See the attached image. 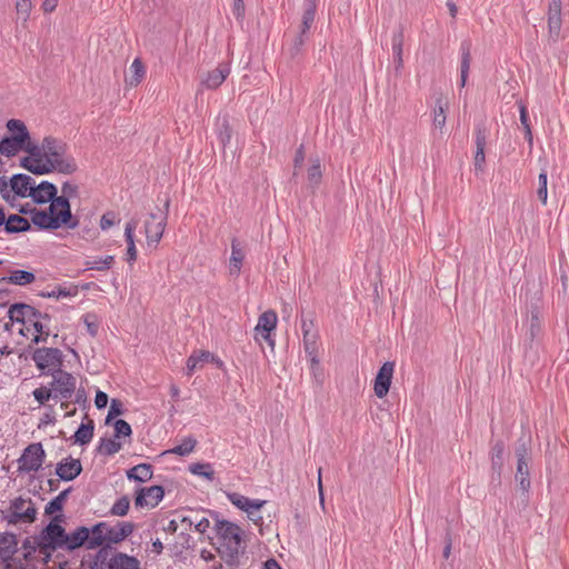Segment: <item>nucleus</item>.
I'll list each match as a JSON object with an SVG mask.
<instances>
[{
	"mask_svg": "<svg viewBox=\"0 0 569 569\" xmlns=\"http://www.w3.org/2000/svg\"><path fill=\"white\" fill-rule=\"evenodd\" d=\"M0 569H24L21 561L18 559L4 561L0 563Z\"/></svg>",
	"mask_w": 569,
	"mask_h": 569,
	"instance_id": "774afa93",
	"label": "nucleus"
},
{
	"mask_svg": "<svg viewBox=\"0 0 569 569\" xmlns=\"http://www.w3.org/2000/svg\"><path fill=\"white\" fill-rule=\"evenodd\" d=\"M31 149L32 147L27 146L21 139L14 137H4L0 141V153L8 158L18 154L20 151H26L28 156H31Z\"/></svg>",
	"mask_w": 569,
	"mask_h": 569,
	"instance_id": "5701e85b",
	"label": "nucleus"
},
{
	"mask_svg": "<svg viewBox=\"0 0 569 569\" xmlns=\"http://www.w3.org/2000/svg\"><path fill=\"white\" fill-rule=\"evenodd\" d=\"M277 323L278 317L273 310L262 312L254 327V340L259 341V338H261L267 341L271 348H273L274 339L271 337V333L276 330Z\"/></svg>",
	"mask_w": 569,
	"mask_h": 569,
	"instance_id": "ddd939ff",
	"label": "nucleus"
},
{
	"mask_svg": "<svg viewBox=\"0 0 569 569\" xmlns=\"http://www.w3.org/2000/svg\"><path fill=\"white\" fill-rule=\"evenodd\" d=\"M392 54L396 70H400L403 66L402 48H403V33L398 31L392 36Z\"/></svg>",
	"mask_w": 569,
	"mask_h": 569,
	"instance_id": "c9c22d12",
	"label": "nucleus"
},
{
	"mask_svg": "<svg viewBox=\"0 0 569 569\" xmlns=\"http://www.w3.org/2000/svg\"><path fill=\"white\" fill-rule=\"evenodd\" d=\"M301 330L303 335V349L312 366L319 363V333L312 320L302 319Z\"/></svg>",
	"mask_w": 569,
	"mask_h": 569,
	"instance_id": "f8f14e48",
	"label": "nucleus"
},
{
	"mask_svg": "<svg viewBox=\"0 0 569 569\" xmlns=\"http://www.w3.org/2000/svg\"><path fill=\"white\" fill-rule=\"evenodd\" d=\"M89 537V530L86 527H79L73 532L64 535L61 549L74 550L82 546Z\"/></svg>",
	"mask_w": 569,
	"mask_h": 569,
	"instance_id": "bb28decb",
	"label": "nucleus"
},
{
	"mask_svg": "<svg viewBox=\"0 0 569 569\" xmlns=\"http://www.w3.org/2000/svg\"><path fill=\"white\" fill-rule=\"evenodd\" d=\"M70 492V489H66L61 491L54 499H52L48 505L46 506V513L52 515L58 511L62 510L63 502L67 499L68 495Z\"/></svg>",
	"mask_w": 569,
	"mask_h": 569,
	"instance_id": "c03bdc74",
	"label": "nucleus"
},
{
	"mask_svg": "<svg viewBox=\"0 0 569 569\" xmlns=\"http://www.w3.org/2000/svg\"><path fill=\"white\" fill-rule=\"evenodd\" d=\"M31 221L40 229L57 230L60 228L74 229L79 220L72 216L69 201L58 197L49 206L31 211Z\"/></svg>",
	"mask_w": 569,
	"mask_h": 569,
	"instance_id": "f03ea898",
	"label": "nucleus"
},
{
	"mask_svg": "<svg viewBox=\"0 0 569 569\" xmlns=\"http://www.w3.org/2000/svg\"><path fill=\"white\" fill-rule=\"evenodd\" d=\"M94 403L98 409H103L108 405V395L103 391H98L94 398Z\"/></svg>",
	"mask_w": 569,
	"mask_h": 569,
	"instance_id": "69168bd1",
	"label": "nucleus"
},
{
	"mask_svg": "<svg viewBox=\"0 0 569 569\" xmlns=\"http://www.w3.org/2000/svg\"><path fill=\"white\" fill-rule=\"evenodd\" d=\"M6 279L11 284L27 286L36 280V276L31 271L17 269L11 270Z\"/></svg>",
	"mask_w": 569,
	"mask_h": 569,
	"instance_id": "72a5a7b5",
	"label": "nucleus"
},
{
	"mask_svg": "<svg viewBox=\"0 0 569 569\" xmlns=\"http://www.w3.org/2000/svg\"><path fill=\"white\" fill-rule=\"evenodd\" d=\"M46 459V452L40 442L29 445L18 459L19 471L30 473L38 471Z\"/></svg>",
	"mask_w": 569,
	"mask_h": 569,
	"instance_id": "6e6552de",
	"label": "nucleus"
},
{
	"mask_svg": "<svg viewBox=\"0 0 569 569\" xmlns=\"http://www.w3.org/2000/svg\"><path fill=\"white\" fill-rule=\"evenodd\" d=\"M122 448V443L118 440V438H102L98 446V451L104 456H112L119 452Z\"/></svg>",
	"mask_w": 569,
	"mask_h": 569,
	"instance_id": "58836bf2",
	"label": "nucleus"
},
{
	"mask_svg": "<svg viewBox=\"0 0 569 569\" xmlns=\"http://www.w3.org/2000/svg\"><path fill=\"white\" fill-rule=\"evenodd\" d=\"M129 506H130L129 498L123 496L113 503L110 512L113 516L123 517L128 513Z\"/></svg>",
	"mask_w": 569,
	"mask_h": 569,
	"instance_id": "49530a36",
	"label": "nucleus"
},
{
	"mask_svg": "<svg viewBox=\"0 0 569 569\" xmlns=\"http://www.w3.org/2000/svg\"><path fill=\"white\" fill-rule=\"evenodd\" d=\"M146 76V68L139 58H136L130 66V73L126 77V86L134 88L141 83Z\"/></svg>",
	"mask_w": 569,
	"mask_h": 569,
	"instance_id": "7c9ffc66",
	"label": "nucleus"
},
{
	"mask_svg": "<svg viewBox=\"0 0 569 569\" xmlns=\"http://www.w3.org/2000/svg\"><path fill=\"white\" fill-rule=\"evenodd\" d=\"M316 8H317L316 0H306V8H305L303 16H302V32H306L307 30L310 29V27L315 20Z\"/></svg>",
	"mask_w": 569,
	"mask_h": 569,
	"instance_id": "37998d69",
	"label": "nucleus"
},
{
	"mask_svg": "<svg viewBox=\"0 0 569 569\" xmlns=\"http://www.w3.org/2000/svg\"><path fill=\"white\" fill-rule=\"evenodd\" d=\"M32 396L40 405H44L50 400V398H53L52 389L49 387H40L34 389Z\"/></svg>",
	"mask_w": 569,
	"mask_h": 569,
	"instance_id": "5fc2aeb1",
	"label": "nucleus"
},
{
	"mask_svg": "<svg viewBox=\"0 0 569 569\" xmlns=\"http://www.w3.org/2000/svg\"><path fill=\"white\" fill-rule=\"evenodd\" d=\"M117 221H119L117 219V216L114 212H107L104 213L101 219H100V228L102 230H108L109 228H111Z\"/></svg>",
	"mask_w": 569,
	"mask_h": 569,
	"instance_id": "bf43d9fd",
	"label": "nucleus"
},
{
	"mask_svg": "<svg viewBox=\"0 0 569 569\" xmlns=\"http://www.w3.org/2000/svg\"><path fill=\"white\" fill-rule=\"evenodd\" d=\"M16 10L19 18L26 22L29 19L30 12L32 10L31 0H17Z\"/></svg>",
	"mask_w": 569,
	"mask_h": 569,
	"instance_id": "8fccbe9b",
	"label": "nucleus"
},
{
	"mask_svg": "<svg viewBox=\"0 0 569 569\" xmlns=\"http://www.w3.org/2000/svg\"><path fill=\"white\" fill-rule=\"evenodd\" d=\"M50 321L51 318L48 315H43L34 309V315L27 323V326L30 327L28 338L34 343L46 342L50 336Z\"/></svg>",
	"mask_w": 569,
	"mask_h": 569,
	"instance_id": "4468645a",
	"label": "nucleus"
},
{
	"mask_svg": "<svg viewBox=\"0 0 569 569\" xmlns=\"http://www.w3.org/2000/svg\"><path fill=\"white\" fill-rule=\"evenodd\" d=\"M519 113H520V122H521L522 127L523 128L530 127L527 108L523 102H519Z\"/></svg>",
	"mask_w": 569,
	"mask_h": 569,
	"instance_id": "338daca9",
	"label": "nucleus"
},
{
	"mask_svg": "<svg viewBox=\"0 0 569 569\" xmlns=\"http://www.w3.org/2000/svg\"><path fill=\"white\" fill-rule=\"evenodd\" d=\"M49 388L52 389L53 398L68 400L72 397L77 387V379L69 372L59 370L53 372Z\"/></svg>",
	"mask_w": 569,
	"mask_h": 569,
	"instance_id": "9b49d317",
	"label": "nucleus"
},
{
	"mask_svg": "<svg viewBox=\"0 0 569 569\" xmlns=\"http://www.w3.org/2000/svg\"><path fill=\"white\" fill-rule=\"evenodd\" d=\"M61 192L62 194L60 197H64L69 201V198L76 197L78 194V186L70 182H64L62 184Z\"/></svg>",
	"mask_w": 569,
	"mask_h": 569,
	"instance_id": "680f3d73",
	"label": "nucleus"
},
{
	"mask_svg": "<svg viewBox=\"0 0 569 569\" xmlns=\"http://www.w3.org/2000/svg\"><path fill=\"white\" fill-rule=\"evenodd\" d=\"M77 295H78V288L76 286H70V287H57V288H53L52 290L43 291L41 293V297L61 299V298L74 297Z\"/></svg>",
	"mask_w": 569,
	"mask_h": 569,
	"instance_id": "4c0bfd02",
	"label": "nucleus"
},
{
	"mask_svg": "<svg viewBox=\"0 0 569 569\" xmlns=\"http://www.w3.org/2000/svg\"><path fill=\"white\" fill-rule=\"evenodd\" d=\"M29 197L37 203H47L58 198L57 188L48 181H42L38 184L34 182Z\"/></svg>",
	"mask_w": 569,
	"mask_h": 569,
	"instance_id": "4be33fe9",
	"label": "nucleus"
},
{
	"mask_svg": "<svg viewBox=\"0 0 569 569\" xmlns=\"http://www.w3.org/2000/svg\"><path fill=\"white\" fill-rule=\"evenodd\" d=\"M3 226L7 233L23 232L30 229L29 221L19 214H10L8 218L6 217Z\"/></svg>",
	"mask_w": 569,
	"mask_h": 569,
	"instance_id": "473e14b6",
	"label": "nucleus"
},
{
	"mask_svg": "<svg viewBox=\"0 0 569 569\" xmlns=\"http://www.w3.org/2000/svg\"><path fill=\"white\" fill-rule=\"evenodd\" d=\"M34 315V308L24 303H14L8 310V320H3L8 325V332L18 326V332L24 337H29L30 327L27 326L30 318Z\"/></svg>",
	"mask_w": 569,
	"mask_h": 569,
	"instance_id": "0eeeda50",
	"label": "nucleus"
},
{
	"mask_svg": "<svg viewBox=\"0 0 569 569\" xmlns=\"http://www.w3.org/2000/svg\"><path fill=\"white\" fill-rule=\"evenodd\" d=\"M470 63H471V53L469 44L463 43L461 46V66H460V73H463V76L469 74L470 70Z\"/></svg>",
	"mask_w": 569,
	"mask_h": 569,
	"instance_id": "09e8293b",
	"label": "nucleus"
},
{
	"mask_svg": "<svg viewBox=\"0 0 569 569\" xmlns=\"http://www.w3.org/2000/svg\"><path fill=\"white\" fill-rule=\"evenodd\" d=\"M561 0H551L548 9V29L549 36L553 40H558L560 38L561 31Z\"/></svg>",
	"mask_w": 569,
	"mask_h": 569,
	"instance_id": "412c9836",
	"label": "nucleus"
},
{
	"mask_svg": "<svg viewBox=\"0 0 569 569\" xmlns=\"http://www.w3.org/2000/svg\"><path fill=\"white\" fill-rule=\"evenodd\" d=\"M227 498L234 507L246 512L250 521L257 526L262 525L261 508L267 503L266 500L250 499L238 492H228Z\"/></svg>",
	"mask_w": 569,
	"mask_h": 569,
	"instance_id": "423d86ee",
	"label": "nucleus"
},
{
	"mask_svg": "<svg viewBox=\"0 0 569 569\" xmlns=\"http://www.w3.org/2000/svg\"><path fill=\"white\" fill-rule=\"evenodd\" d=\"M244 260V252L241 249L239 242L237 239H233L231 241V256H230V262H229V273L233 277H238L242 262Z\"/></svg>",
	"mask_w": 569,
	"mask_h": 569,
	"instance_id": "c756f323",
	"label": "nucleus"
},
{
	"mask_svg": "<svg viewBox=\"0 0 569 569\" xmlns=\"http://www.w3.org/2000/svg\"><path fill=\"white\" fill-rule=\"evenodd\" d=\"M18 551V540L16 535L9 532L0 533V563L14 560Z\"/></svg>",
	"mask_w": 569,
	"mask_h": 569,
	"instance_id": "b1692460",
	"label": "nucleus"
},
{
	"mask_svg": "<svg viewBox=\"0 0 569 569\" xmlns=\"http://www.w3.org/2000/svg\"><path fill=\"white\" fill-rule=\"evenodd\" d=\"M90 569H140V562L124 553H116L111 557L99 553Z\"/></svg>",
	"mask_w": 569,
	"mask_h": 569,
	"instance_id": "1a4fd4ad",
	"label": "nucleus"
},
{
	"mask_svg": "<svg viewBox=\"0 0 569 569\" xmlns=\"http://www.w3.org/2000/svg\"><path fill=\"white\" fill-rule=\"evenodd\" d=\"M214 530L219 553L228 563H233L244 548L243 530L237 523L228 520H217Z\"/></svg>",
	"mask_w": 569,
	"mask_h": 569,
	"instance_id": "7ed1b4c3",
	"label": "nucleus"
},
{
	"mask_svg": "<svg viewBox=\"0 0 569 569\" xmlns=\"http://www.w3.org/2000/svg\"><path fill=\"white\" fill-rule=\"evenodd\" d=\"M517 456V472H516V481L518 482L520 489L523 492H528L530 489V479H529V455L525 445L516 450Z\"/></svg>",
	"mask_w": 569,
	"mask_h": 569,
	"instance_id": "dca6fc26",
	"label": "nucleus"
},
{
	"mask_svg": "<svg viewBox=\"0 0 569 569\" xmlns=\"http://www.w3.org/2000/svg\"><path fill=\"white\" fill-rule=\"evenodd\" d=\"M81 471L82 466L80 460L72 457L64 458L56 467V475L63 481L76 479Z\"/></svg>",
	"mask_w": 569,
	"mask_h": 569,
	"instance_id": "aec40b11",
	"label": "nucleus"
},
{
	"mask_svg": "<svg viewBox=\"0 0 569 569\" xmlns=\"http://www.w3.org/2000/svg\"><path fill=\"white\" fill-rule=\"evenodd\" d=\"M230 74V68L226 64H219L216 69L206 72L200 79V88L214 90L219 88Z\"/></svg>",
	"mask_w": 569,
	"mask_h": 569,
	"instance_id": "6ab92c4d",
	"label": "nucleus"
},
{
	"mask_svg": "<svg viewBox=\"0 0 569 569\" xmlns=\"http://www.w3.org/2000/svg\"><path fill=\"white\" fill-rule=\"evenodd\" d=\"M56 520L57 518L41 533V550H57L62 547L66 530Z\"/></svg>",
	"mask_w": 569,
	"mask_h": 569,
	"instance_id": "2eb2a0df",
	"label": "nucleus"
},
{
	"mask_svg": "<svg viewBox=\"0 0 569 569\" xmlns=\"http://www.w3.org/2000/svg\"><path fill=\"white\" fill-rule=\"evenodd\" d=\"M219 139L223 146L230 142L231 139V130L229 128L228 121L223 120L220 129H219Z\"/></svg>",
	"mask_w": 569,
	"mask_h": 569,
	"instance_id": "052dcab7",
	"label": "nucleus"
},
{
	"mask_svg": "<svg viewBox=\"0 0 569 569\" xmlns=\"http://www.w3.org/2000/svg\"><path fill=\"white\" fill-rule=\"evenodd\" d=\"M164 496V490L161 486H151L148 488H141L137 492L134 499L136 507L139 508H154L159 505Z\"/></svg>",
	"mask_w": 569,
	"mask_h": 569,
	"instance_id": "a211bd4d",
	"label": "nucleus"
},
{
	"mask_svg": "<svg viewBox=\"0 0 569 569\" xmlns=\"http://www.w3.org/2000/svg\"><path fill=\"white\" fill-rule=\"evenodd\" d=\"M9 511V522L11 523H31L37 516L36 505L30 498H16L12 500Z\"/></svg>",
	"mask_w": 569,
	"mask_h": 569,
	"instance_id": "9d476101",
	"label": "nucleus"
},
{
	"mask_svg": "<svg viewBox=\"0 0 569 569\" xmlns=\"http://www.w3.org/2000/svg\"><path fill=\"white\" fill-rule=\"evenodd\" d=\"M132 433V430H131V427L130 425L122 420V419H119L114 422V438H121V437H130Z\"/></svg>",
	"mask_w": 569,
	"mask_h": 569,
	"instance_id": "864d4df0",
	"label": "nucleus"
},
{
	"mask_svg": "<svg viewBox=\"0 0 569 569\" xmlns=\"http://www.w3.org/2000/svg\"><path fill=\"white\" fill-rule=\"evenodd\" d=\"M317 487H318V493H319V502H320L322 510H325L326 505H325V493H323L321 468L318 470Z\"/></svg>",
	"mask_w": 569,
	"mask_h": 569,
	"instance_id": "0e129e2a",
	"label": "nucleus"
},
{
	"mask_svg": "<svg viewBox=\"0 0 569 569\" xmlns=\"http://www.w3.org/2000/svg\"><path fill=\"white\" fill-rule=\"evenodd\" d=\"M37 368L44 375L61 370L63 355L58 348H38L32 353Z\"/></svg>",
	"mask_w": 569,
	"mask_h": 569,
	"instance_id": "20e7f679",
	"label": "nucleus"
},
{
	"mask_svg": "<svg viewBox=\"0 0 569 569\" xmlns=\"http://www.w3.org/2000/svg\"><path fill=\"white\" fill-rule=\"evenodd\" d=\"M93 421L89 420L87 423H81L73 435L74 442L79 445H87L93 438Z\"/></svg>",
	"mask_w": 569,
	"mask_h": 569,
	"instance_id": "e433bc0d",
	"label": "nucleus"
},
{
	"mask_svg": "<svg viewBox=\"0 0 569 569\" xmlns=\"http://www.w3.org/2000/svg\"><path fill=\"white\" fill-rule=\"evenodd\" d=\"M311 166L308 169L309 184L315 188L318 187L322 179V169L319 158L310 159Z\"/></svg>",
	"mask_w": 569,
	"mask_h": 569,
	"instance_id": "ea45409f",
	"label": "nucleus"
},
{
	"mask_svg": "<svg viewBox=\"0 0 569 569\" xmlns=\"http://www.w3.org/2000/svg\"><path fill=\"white\" fill-rule=\"evenodd\" d=\"M21 166L36 174L52 171L71 174L77 171L76 160L67 153V144L53 137H46L41 144L36 143L31 156L21 159Z\"/></svg>",
	"mask_w": 569,
	"mask_h": 569,
	"instance_id": "f257e3e1",
	"label": "nucleus"
},
{
	"mask_svg": "<svg viewBox=\"0 0 569 569\" xmlns=\"http://www.w3.org/2000/svg\"><path fill=\"white\" fill-rule=\"evenodd\" d=\"M113 256H106L99 260H94V261H91V262H88L87 266H88V269L90 270H107L111 267V264L113 263Z\"/></svg>",
	"mask_w": 569,
	"mask_h": 569,
	"instance_id": "603ef678",
	"label": "nucleus"
},
{
	"mask_svg": "<svg viewBox=\"0 0 569 569\" xmlns=\"http://www.w3.org/2000/svg\"><path fill=\"white\" fill-rule=\"evenodd\" d=\"M133 531V525L130 522H122L119 525L117 532L113 535V539L119 541L127 538Z\"/></svg>",
	"mask_w": 569,
	"mask_h": 569,
	"instance_id": "6e6d98bb",
	"label": "nucleus"
},
{
	"mask_svg": "<svg viewBox=\"0 0 569 569\" xmlns=\"http://www.w3.org/2000/svg\"><path fill=\"white\" fill-rule=\"evenodd\" d=\"M196 443H197L196 439H193L192 437H188L180 445L176 446L174 448H172L170 450L164 451L163 455L172 453V455H178V456H182V457L188 456L193 451Z\"/></svg>",
	"mask_w": 569,
	"mask_h": 569,
	"instance_id": "79ce46f5",
	"label": "nucleus"
},
{
	"mask_svg": "<svg viewBox=\"0 0 569 569\" xmlns=\"http://www.w3.org/2000/svg\"><path fill=\"white\" fill-rule=\"evenodd\" d=\"M122 412V403L119 400L112 399L106 422L108 423L112 418L121 416Z\"/></svg>",
	"mask_w": 569,
	"mask_h": 569,
	"instance_id": "13d9d810",
	"label": "nucleus"
},
{
	"mask_svg": "<svg viewBox=\"0 0 569 569\" xmlns=\"http://www.w3.org/2000/svg\"><path fill=\"white\" fill-rule=\"evenodd\" d=\"M393 371H395V363L391 361H387L380 367V369L376 376L375 386H373L375 395L378 398L381 399V398L386 397L387 393L389 392L392 377H393Z\"/></svg>",
	"mask_w": 569,
	"mask_h": 569,
	"instance_id": "f3484780",
	"label": "nucleus"
},
{
	"mask_svg": "<svg viewBox=\"0 0 569 569\" xmlns=\"http://www.w3.org/2000/svg\"><path fill=\"white\" fill-rule=\"evenodd\" d=\"M127 477L130 480L146 482L152 478V468L148 463H140L128 470Z\"/></svg>",
	"mask_w": 569,
	"mask_h": 569,
	"instance_id": "f704fd0d",
	"label": "nucleus"
},
{
	"mask_svg": "<svg viewBox=\"0 0 569 569\" xmlns=\"http://www.w3.org/2000/svg\"><path fill=\"white\" fill-rule=\"evenodd\" d=\"M232 13L238 20H242L244 17V2L243 0H233Z\"/></svg>",
	"mask_w": 569,
	"mask_h": 569,
	"instance_id": "e2e57ef3",
	"label": "nucleus"
},
{
	"mask_svg": "<svg viewBox=\"0 0 569 569\" xmlns=\"http://www.w3.org/2000/svg\"><path fill=\"white\" fill-rule=\"evenodd\" d=\"M476 154H475V170L477 172H482L485 168L486 162V154H485V148H486V134L485 131L479 129L476 132Z\"/></svg>",
	"mask_w": 569,
	"mask_h": 569,
	"instance_id": "2f4dec72",
	"label": "nucleus"
},
{
	"mask_svg": "<svg viewBox=\"0 0 569 569\" xmlns=\"http://www.w3.org/2000/svg\"><path fill=\"white\" fill-rule=\"evenodd\" d=\"M446 113L441 106L433 110V126L436 129L442 130L446 126Z\"/></svg>",
	"mask_w": 569,
	"mask_h": 569,
	"instance_id": "4d7b16f0",
	"label": "nucleus"
},
{
	"mask_svg": "<svg viewBox=\"0 0 569 569\" xmlns=\"http://www.w3.org/2000/svg\"><path fill=\"white\" fill-rule=\"evenodd\" d=\"M189 471L192 475L202 477L209 481H212L214 479V471L210 463H204V462L192 463L189 466Z\"/></svg>",
	"mask_w": 569,
	"mask_h": 569,
	"instance_id": "a19ab883",
	"label": "nucleus"
},
{
	"mask_svg": "<svg viewBox=\"0 0 569 569\" xmlns=\"http://www.w3.org/2000/svg\"><path fill=\"white\" fill-rule=\"evenodd\" d=\"M167 226V212H150L143 222L147 247L157 249Z\"/></svg>",
	"mask_w": 569,
	"mask_h": 569,
	"instance_id": "39448f33",
	"label": "nucleus"
},
{
	"mask_svg": "<svg viewBox=\"0 0 569 569\" xmlns=\"http://www.w3.org/2000/svg\"><path fill=\"white\" fill-rule=\"evenodd\" d=\"M34 182V179L28 174H14L10 179V188L17 196L26 198L30 196Z\"/></svg>",
	"mask_w": 569,
	"mask_h": 569,
	"instance_id": "393cba45",
	"label": "nucleus"
},
{
	"mask_svg": "<svg viewBox=\"0 0 569 569\" xmlns=\"http://www.w3.org/2000/svg\"><path fill=\"white\" fill-rule=\"evenodd\" d=\"M181 522L188 523V526L194 525V529L199 533H204L208 530V528L210 527L209 519H207L204 517L199 519V520H197V521H194L191 517H182L181 518Z\"/></svg>",
	"mask_w": 569,
	"mask_h": 569,
	"instance_id": "3c124183",
	"label": "nucleus"
},
{
	"mask_svg": "<svg viewBox=\"0 0 569 569\" xmlns=\"http://www.w3.org/2000/svg\"><path fill=\"white\" fill-rule=\"evenodd\" d=\"M503 453H505V446L502 442H497L492 447V467L495 469H500L503 463Z\"/></svg>",
	"mask_w": 569,
	"mask_h": 569,
	"instance_id": "de8ad7c7",
	"label": "nucleus"
},
{
	"mask_svg": "<svg viewBox=\"0 0 569 569\" xmlns=\"http://www.w3.org/2000/svg\"><path fill=\"white\" fill-rule=\"evenodd\" d=\"M7 129L10 132V137L21 139L22 142L27 143V146L30 147H33L36 144V142L32 141L29 130L23 121L19 119H10L7 122Z\"/></svg>",
	"mask_w": 569,
	"mask_h": 569,
	"instance_id": "a878e982",
	"label": "nucleus"
},
{
	"mask_svg": "<svg viewBox=\"0 0 569 569\" xmlns=\"http://www.w3.org/2000/svg\"><path fill=\"white\" fill-rule=\"evenodd\" d=\"M209 359H213L212 352L206 350L193 351L187 360V375L191 376L197 369L209 362Z\"/></svg>",
	"mask_w": 569,
	"mask_h": 569,
	"instance_id": "c85d7f7f",
	"label": "nucleus"
},
{
	"mask_svg": "<svg viewBox=\"0 0 569 569\" xmlns=\"http://www.w3.org/2000/svg\"><path fill=\"white\" fill-rule=\"evenodd\" d=\"M538 183H539V187H538V190H537L538 197H539L540 201L543 204H546L547 200H548V189H547L548 176H547V171L546 170H542L539 173Z\"/></svg>",
	"mask_w": 569,
	"mask_h": 569,
	"instance_id": "a18cd8bd",
	"label": "nucleus"
},
{
	"mask_svg": "<svg viewBox=\"0 0 569 569\" xmlns=\"http://www.w3.org/2000/svg\"><path fill=\"white\" fill-rule=\"evenodd\" d=\"M137 228V221L131 220L127 222L124 228V239L127 242L126 260L129 264H133L137 260V247L134 242V230Z\"/></svg>",
	"mask_w": 569,
	"mask_h": 569,
	"instance_id": "cd10ccee",
	"label": "nucleus"
}]
</instances>
